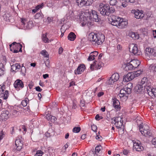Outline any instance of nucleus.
I'll return each instance as SVG.
<instances>
[{"instance_id": "nucleus-1", "label": "nucleus", "mask_w": 156, "mask_h": 156, "mask_svg": "<svg viewBox=\"0 0 156 156\" xmlns=\"http://www.w3.org/2000/svg\"><path fill=\"white\" fill-rule=\"evenodd\" d=\"M85 14L84 12H82L81 13L79 16V20L80 23L82 26L87 25V26L90 27L91 25V22L88 21V16L87 17L85 16ZM89 19L90 20H92L95 22H98L99 19L98 15L97 12L94 10H91V12L89 14Z\"/></svg>"}, {"instance_id": "nucleus-2", "label": "nucleus", "mask_w": 156, "mask_h": 156, "mask_svg": "<svg viewBox=\"0 0 156 156\" xmlns=\"http://www.w3.org/2000/svg\"><path fill=\"white\" fill-rule=\"evenodd\" d=\"M88 40L94 46H96L101 44L105 40L103 34L94 33H90L88 37Z\"/></svg>"}, {"instance_id": "nucleus-3", "label": "nucleus", "mask_w": 156, "mask_h": 156, "mask_svg": "<svg viewBox=\"0 0 156 156\" xmlns=\"http://www.w3.org/2000/svg\"><path fill=\"white\" fill-rule=\"evenodd\" d=\"M111 20L112 24L117 27L119 28H125L128 24L127 21H123L122 18L115 16H112Z\"/></svg>"}, {"instance_id": "nucleus-4", "label": "nucleus", "mask_w": 156, "mask_h": 156, "mask_svg": "<svg viewBox=\"0 0 156 156\" xmlns=\"http://www.w3.org/2000/svg\"><path fill=\"white\" fill-rule=\"evenodd\" d=\"M98 10L100 13L104 16H109L111 14L113 13L115 11L114 9L110 7L107 4H104L102 3L99 5Z\"/></svg>"}, {"instance_id": "nucleus-5", "label": "nucleus", "mask_w": 156, "mask_h": 156, "mask_svg": "<svg viewBox=\"0 0 156 156\" xmlns=\"http://www.w3.org/2000/svg\"><path fill=\"white\" fill-rule=\"evenodd\" d=\"M133 87L131 83H128L127 86L120 90L119 97L122 101H126L127 99L128 94L131 93L132 88Z\"/></svg>"}, {"instance_id": "nucleus-6", "label": "nucleus", "mask_w": 156, "mask_h": 156, "mask_svg": "<svg viewBox=\"0 0 156 156\" xmlns=\"http://www.w3.org/2000/svg\"><path fill=\"white\" fill-rule=\"evenodd\" d=\"M33 26L31 20H28L25 18H22L21 22L16 27L19 29L26 30L31 28Z\"/></svg>"}, {"instance_id": "nucleus-7", "label": "nucleus", "mask_w": 156, "mask_h": 156, "mask_svg": "<svg viewBox=\"0 0 156 156\" xmlns=\"http://www.w3.org/2000/svg\"><path fill=\"white\" fill-rule=\"evenodd\" d=\"M139 130L141 134L145 136H150L151 135L150 127L146 124H140L138 126Z\"/></svg>"}, {"instance_id": "nucleus-8", "label": "nucleus", "mask_w": 156, "mask_h": 156, "mask_svg": "<svg viewBox=\"0 0 156 156\" xmlns=\"http://www.w3.org/2000/svg\"><path fill=\"white\" fill-rule=\"evenodd\" d=\"M143 72L141 70H140L136 71L129 73L126 75L124 76L123 80L127 82L130 81L135 78L139 76Z\"/></svg>"}, {"instance_id": "nucleus-9", "label": "nucleus", "mask_w": 156, "mask_h": 156, "mask_svg": "<svg viewBox=\"0 0 156 156\" xmlns=\"http://www.w3.org/2000/svg\"><path fill=\"white\" fill-rule=\"evenodd\" d=\"M156 49L148 47L146 49L145 55L148 59H152L153 56H155Z\"/></svg>"}, {"instance_id": "nucleus-10", "label": "nucleus", "mask_w": 156, "mask_h": 156, "mask_svg": "<svg viewBox=\"0 0 156 156\" xmlns=\"http://www.w3.org/2000/svg\"><path fill=\"white\" fill-rule=\"evenodd\" d=\"M5 86L0 85V97H3L4 100L7 99L9 96V91L5 90Z\"/></svg>"}, {"instance_id": "nucleus-11", "label": "nucleus", "mask_w": 156, "mask_h": 156, "mask_svg": "<svg viewBox=\"0 0 156 156\" xmlns=\"http://www.w3.org/2000/svg\"><path fill=\"white\" fill-rule=\"evenodd\" d=\"M129 51L134 55H138L141 54V51L138 49L136 44H132L129 48Z\"/></svg>"}, {"instance_id": "nucleus-12", "label": "nucleus", "mask_w": 156, "mask_h": 156, "mask_svg": "<svg viewBox=\"0 0 156 156\" xmlns=\"http://www.w3.org/2000/svg\"><path fill=\"white\" fill-rule=\"evenodd\" d=\"M23 145L22 141L20 139H17L15 141L13 150L14 151L16 150L20 151L22 149Z\"/></svg>"}, {"instance_id": "nucleus-13", "label": "nucleus", "mask_w": 156, "mask_h": 156, "mask_svg": "<svg viewBox=\"0 0 156 156\" xmlns=\"http://www.w3.org/2000/svg\"><path fill=\"white\" fill-rule=\"evenodd\" d=\"M13 85L15 88L18 90L23 88L24 87L22 81L20 79L16 80L14 82Z\"/></svg>"}, {"instance_id": "nucleus-14", "label": "nucleus", "mask_w": 156, "mask_h": 156, "mask_svg": "<svg viewBox=\"0 0 156 156\" xmlns=\"http://www.w3.org/2000/svg\"><path fill=\"white\" fill-rule=\"evenodd\" d=\"M147 93L150 96L156 97V88H152L151 86L147 87L145 88Z\"/></svg>"}, {"instance_id": "nucleus-15", "label": "nucleus", "mask_w": 156, "mask_h": 156, "mask_svg": "<svg viewBox=\"0 0 156 156\" xmlns=\"http://www.w3.org/2000/svg\"><path fill=\"white\" fill-rule=\"evenodd\" d=\"M132 12L134 13L135 18L137 19L142 18L144 16V14L142 10H133Z\"/></svg>"}, {"instance_id": "nucleus-16", "label": "nucleus", "mask_w": 156, "mask_h": 156, "mask_svg": "<svg viewBox=\"0 0 156 156\" xmlns=\"http://www.w3.org/2000/svg\"><path fill=\"white\" fill-rule=\"evenodd\" d=\"M103 64L101 62L98 61L94 62L93 64L90 65V69L92 70L100 69L102 66Z\"/></svg>"}, {"instance_id": "nucleus-17", "label": "nucleus", "mask_w": 156, "mask_h": 156, "mask_svg": "<svg viewBox=\"0 0 156 156\" xmlns=\"http://www.w3.org/2000/svg\"><path fill=\"white\" fill-rule=\"evenodd\" d=\"M133 148L138 151H141L144 149L143 147L139 142H135L133 143Z\"/></svg>"}, {"instance_id": "nucleus-18", "label": "nucleus", "mask_w": 156, "mask_h": 156, "mask_svg": "<svg viewBox=\"0 0 156 156\" xmlns=\"http://www.w3.org/2000/svg\"><path fill=\"white\" fill-rule=\"evenodd\" d=\"M9 112L7 110H5L2 111L1 114L0 118L2 120H5L9 117Z\"/></svg>"}, {"instance_id": "nucleus-19", "label": "nucleus", "mask_w": 156, "mask_h": 156, "mask_svg": "<svg viewBox=\"0 0 156 156\" xmlns=\"http://www.w3.org/2000/svg\"><path fill=\"white\" fill-rule=\"evenodd\" d=\"M85 69V65L83 64H80L79 66L77 69L75 71V73L76 74H80L83 72Z\"/></svg>"}, {"instance_id": "nucleus-20", "label": "nucleus", "mask_w": 156, "mask_h": 156, "mask_svg": "<svg viewBox=\"0 0 156 156\" xmlns=\"http://www.w3.org/2000/svg\"><path fill=\"white\" fill-rule=\"evenodd\" d=\"M12 46H13V48H14L15 47H16L18 48L17 50H18L19 49V51L21 52L22 51V45L20 44L19 43H18L16 42H13L11 44L9 45L10 49V50L12 51V49L11 48V47Z\"/></svg>"}, {"instance_id": "nucleus-21", "label": "nucleus", "mask_w": 156, "mask_h": 156, "mask_svg": "<svg viewBox=\"0 0 156 156\" xmlns=\"http://www.w3.org/2000/svg\"><path fill=\"white\" fill-rule=\"evenodd\" d=\"M113 105L115 109H118L120 108V103L116 98L113 99Z\"/></svg>"}, {"instance_id": "nucleus-22", "label": "nucleus", "mask_w": 156, "mask_h": 156, "mask_svg": "<svg viewBox=\"0 0 156 156\" xmlns=\"http://www.w3.org/2000/svg\"><path fill=\"white\" fill-rule=\"evenodd\" d=\"M11 70L12 71L16 72L20 68L21 66L20 63H15V64L11 65Z\"/></svg>"}, {"instance_id": "nucleus-23", "label": "nucleus", "mask_w": 156, "mask_h": 156, "mask_svg": "<svg viewBox=\"0 0 156 156\" xmlns=\"http://www.w3.org/2000/svg\"><path fill=\"white\" fill-rule=\"evenodd\" d=\"M135 89L136 92L139 93H141L143 90H144V92H147V91H145L144 90V87L141 84H137L135 87Z\"/></svg>"}, {"instance_id": "nucleus-24", "label": "nucleus", "mask_w": 156, "mask_h": 156, "mask_svg": "<svg viewBox=\"0 0 156 156\" xmlns=\"http://www.w3.org/2000/svg\"><path fill=\"white\" fill-rule=\"evenodd\" d=\"M130 63L133 66L134 69L140 65V62L137 59H133L131 60Z\"/></svg>"}, {"instance_id": "nucleus-25", "label": "nucleus", "mask_w": 156, "mask_h": 156, "mask_svg": "<svg viewBox=\"0 0 156 156\" xmlns=\"http://www.w3.org/2000/svg\"><path fill=\"white\" fill-rule=\"evenodd\" d=\"M125 67L124 69L126 71L131 70L134 69L133 66L130 63V62H127L126 64L125 65Z\"/></svg>"}, {"instance_id": "nucleus-26", "label": "nucleus", "mask_w": 156, "mask_h": 156, "mask_svg": "<svg viewBox=\"0 0 156 156\" xmlns=\"http://www.w3.org/2000/svg\"><path fill=\"white\" fill-rule=\"evenodd\" d=\"M76 3H78V5L80 7L90 5V3H88L87 1H76Z\"/></svg>"}, {"instance_id": "nucleus-27", "label": "nucleus", "mask_w": 156, "mask_h": 156, "mask_svg": "<svg viewBox=\"0 0 156 156\" xmlns=\"http://www.w3.org/2000/svg\"><path fill=\"white\" fill-rule=\"evenodd\" d=\"M147 79L146 77H144L141 81L140 82V84H141V85H143V86L144 87V90L145 91L146 90L145 87H150V85H147V83H146V82H147Z\"/></svg>"}, {"instance_id": "nucleus-28", "label": "nucleus", "mask_w": 156, "mask_h": 156, "mask_svg": "<svg viewBox=\"0 0 156 156\" xmlns=\"http://www.w3.org/2000/svg\"><path fill=\"white\" fill-rule=\"evenodd\" d=\"M76 35L75 34L72 32H70L68 35V39L71 41H73L76 38Z\"/></svg>"}, {"instance_id": "nucleus-29", "label": "nucleus", "mask_w": 156, "mask_h": 156, "mask_svg": "<svg viewBox=\"0 0 156 156\" xmlns=\"http://www.w3.org/2000/svg\"><path fill=\"white\" fill-rule=\"evenodd\" d=\"M44 16L41 13L39 12L35 14L34 18L36 19H38L41 20L44 18Z\"/></svg>"}, {"instance_id": "nucleus-30", "label": "nucleus", "mask_w": 156, "mask_h": 156, "mask_svg": "<svg viewBox=\"0 0 156 156\" xmlns=\"http://www.w3.org/2000/svg\"><path fill=\"white\" fill-rule=\"evenodd\" d=\"M114 124L115 126L117 128H120V129H122V127L123 125V120H122V121H120L118 122H115Z\"/></svg>"}, {"instance_id": "nucleus-31", "label": "nucleus", "mask_w": 156, "mask_h": 156, "mask_svg": "<svg viewBox=\"0 0 156 156\" xmlns=\"http://www.w3.org/2000/svg\"><path fill=\"white\" fill-rule=\"evenodd\" d=\"M5 73V68L3 64H0V76L3 75Z\"/></svg>"}, {"instance_id": "nucleus-32", "label": "nucleus", "mask_w": 156, "mask_h": 156, "mask_svg": "<svg viewBox=\"0 0 156 156\" xmlns=\"http://www.w3.org/2000/svg\"><path fill=\"white\" fill-rule=\"evenodd\" d=\"M20 68V74L23 76H25L26 73V69L25 67L23 66V64L22 65V66H21V67Z\"/></svg>"}, {"instance_id": "nucleus-33", "label": "nucleus", "mask_w": 156, "mask_h": 156, "mask_svg": "<svg viewBox=\"0 0 156 156\" xmlns=\"http://www.w3.org/2000/svg\"><path fill=\"white\" fill-rule=\"evenodd\" d=\"M102 149V147L101 145L97 146L95 148V154L98 155Z\"/></svg>"}, {"instance_id": "nucleus-34", "label": "nucleus", "mask_w": 156, "mask_h": 156, "mask_svg": "<svg viewBox=\"0 0 156 156\" xmlns=\"http://www.w3.org/2000/svg\"><path fill=\"white\" fill-rule=\"evenodd\" d=\"M43 5V3H42L41 4H40L37 5L35 9L32 10V12H33L34 13H35L37 10L42 8Z\"/></svg>"}, {"instance_id": "nucleus-35", "label": "nucleus", "mask_w": 156, "mask_h": 156, "mask_svg": "<svg viewBox=\"0 0 156 156\" xmlns=\"http://www.w3.org/2000/svg\"><path fill=\"white\" fill-rule=\"evenodd\" d=\"M111 76L116 82L118 80L119 78V75L118 73H114Z\"/></svg>"}, {"instance_id": "nucleus-36", "label": "nucleus", "mask_w": 156, "mask_h": 156, "mask_svg": "<svg viewBox=\"0 0 156 156\" xmlns=\"http://www.w3.org/2000/svg\"><path fill=\"white\" fill-rule=\"evenodd\" d=\"M129 2L134 3L135 2L133 1H128V2L127 1H124V2L122 3V6L123 7H125L128 5Z\"/></svg>"}, {"instance_id": "nucleus-37", "label": "nucleus", "mask_w": 156, "mask_h": 156, "mask_svg": "<svg viewBox=\"0 0 156 156\" xmlns=\"http://www.w3.org/2000/svg\"><path fill=\"white\" fill-rule=\"evenodd\" d=\"M149 69L153 72H156V64H152L149 66Z\"/></svg>"}, {"instance_id": "nucleus-38", "label": "nucleus", "mask_w": 156, "mask_h": 156, "mask_svg": "<svg viewBox=\"0 0 156 156\" xmlns=\"http://www.w3.org/2000/svg\"><path fill=\"white\" fill-rule=\"evenodd\" d=\"M41 54L45 58H48L49 57L48 53L45 50L42 51L41 52Z\"/></svg>"}, {"instance_id": "nucleus-39", "label": "nucleus", "mask_w": 156, "mask_h": 156, "mask_svg": "<svg viewBox=\"0 0 156 156\" xmlns=\"http://www.w3.org/2000/svg\"><path fill=\"white\" fill-rule=\"evenodd\" d=\"M42 38L43 41L45 43H48L49 42V40L47 38L46 35L44 34L42 35Z\"/></svg>"}, {"instance_id": "nucleus-40", "label": "nucleus", "mask_w": 156, "mask_h": 156, "mask_svg": "<svg viewBox=\"0 0 156 156\" xmlns=\"http://www.w3.org/2000/svg\"><path fill=\"white\" fill-rule=\"evenodd\" d=\"M81 130V128L79 127H75L73 129V132L74 133H78Z\"/></svg>"}, {"instance_id": "nucleus-41", "label": "nucleus", "mask_w": 156, "mask_h": 156, "mask_svg": "<svg viewBox=\"0 0 156 156\" xmlns=\"http://www.w3.org/2000/svg\"><path fill=\"white\" fill-rule=\"evenodd\" d=\"M29 101V100L28 98H26L25 99V100H23L22 101L21 104L22 105L23 107H25L27 106V102Z\"/></svg>"}, {"instance_id": "nucleus-42", "label": "nucleus", "mask_w": 156, "mask_h": 156, "mask_svg": "<svg viewBox=\"0 0 156 156\" xmlns=\"http://www.w3.org/2000/svg\"><path fill=\"white\" fill-rule=\"evenodd\" d=\"M115 82H116V81L113 78H112V76L110 77L108 80V83L109 85H112Z\"/></svg>"}, {"instance_id": "nucleus-43", "label": "nucleus", "mask_w": 156, "mask_h": 156, "mask_svg": "<svg viewBox=\"0 0 156 156\" xmlns=\"http://www.w3.org/2000/svg\"><path fill=\"white\" fill-rule=\"evenodd\" d=\"M122 120H123L122 117L118 116L115 118L114 119V121L115 122H118L120 121H122Z\"/></svg>"}, {"instance_id": "nucleus-44", "label": "nucleus", "mask_w": 156, "mask_h": 156, "mask_svg": "<svg viewBox=\"0 0 156 156\" xmlns=\"http://www.w3.org/2000/svg\"><path fill=\"white\" fill-rule=\"evenodd\" d=\"M131 37L134 39H138L139 36L137 35L136 34H135L134 32H132L131 33Z\"/></svg>"}, {"instance_id": "nucleus-45", "label": "nucleus", "mask_w": 156, "mask_h": 156, "mask_svg": "<svg viewBox=\"0 0 156 156\" xmlns=\"http://www.w3.org/2000/svg\"><path fill=\"white\" fill-rule=\"evenodd\" d=\"M44 154L43 152L41 150L37 151L36 153L34 155V156H41Z\"/></svg>"}, {"instance_id": "nucleus-46", "label": "nucleus", "mask_w": 156, "mask_h": 156, "mask_svg": "<svg viewBox=\"0 0 156 156\" xmlns=\"http://www.w3.org/2000/svg\"><path fill=\"white\" fill-rule=\"evenodd\" d=\"M3 17L4 20L7 21H9V15L8 14H5L3 16Z\"/></svg>"}, {"instance_id": "nucleus-47", "label": "nucleus", "mask_w": 156, "mask_h": 156, "mask_svg": "<svg viewBox=\"0 0 156 156\" xmlns=\"http://www.w3.org/2000/svg\"><path fill=\"white\" fill-rule=\"evenodd\" d=\"M44 63L46 67L48 68L50 67L49 60L48 59H47L46 61L44 62Z\"/></svg>"}, {"instance_id": "nucleus-48", "label": "nucleus", "mask_w": 156, "mask_h": 156, "mask_svg": "<svg viewBox=\"0 0 156 156\" xmlns=\"http://www.w3.org/2000/svg\"><path fill=\"white\" fill-rule=\"evenodd\" d=\"M91 128L92 130L94 132L96 131L97 129L96 126L94 124L91 125Z\"/></svg>"}, {"instance_id": "nucleus-49", "label": "nucleus", "mask_w": 156, "mask_h": 156, "mask_svg": "<svg viewBox=\"0 0 156 156\" xmlns=\"http://www.w3.org/2000/svg\"><path fill=\"white\" fill-rule=\"evenodd\" d=\"M117 1H110L109 4L110 5H116Z\"/></svg>"}, {"instance_id": "nucleus-50", "label": "nucleus", "mask_w": 156, "mask_h": 156, "mask_svg": "<svg viewBox=\"0 0 156 156\" xmlns=\"http://www.w3.org/2000/svg\"><path fill=\"white\" fill-rule=\"evenodd\" d=\"M56 119L55 117L51 116L50 120H51V122H54L55 121Z\"/></svg>"}, {"instance_id": "nucleus-51", "label": "nucleus", "mask_w": 156, "mask_h": 156, "mask_svg": "<svg viewBox=\"0 0 156 156\" xmlns=\"http://www.w3.org/2000/svg\"><path fill=\"white\" fill-rule=\"evenodd\" d=\"M152 143L156 148V138H154L152 140Z\"/></svg>"}, {"instance_id": "nucleus-52", "label": "nucleus", "mask_w": 156, "mask_h": 156, "mask_svg": "<svg viewBox=\"0 0 156 156\" xmlns=\"http://www.w3.org/2000/svg\"><path fill=\"white\" fill-rule=\"evenodd\" d=\"M96 139L97 140H101L102 139V137L100 135H98L96 136Z\"/></svg>"}, {"instance_id": "nucleus-53", "label": "nucleus", "mask_w": 156, "mask_h": 156, "mask_svg": "<svg viewBox=\"0 0 156 156\" xmlns=\"http://www.w3.org/2000/svg\"><path fill=\"white\" fill-rule=\"evenodd\" d=\"M91 54L90 53V55H89V56L88 59H87V60L88 61H92L94 59V57H92V56H91Z\"/></svg>"}, {"instance_id": "nucleus-54", "label": "nucleus", "mask_w": 156, "mask_h": 156, "mask_svg": "<svg viewBox=\"0 0 156 156\" xmlns=\"http://www.w3.org/2000/svg\"><path fill=\"white\" fill-rule=\"evenodd\" d=\"M90 54H92L93 55H95V56H97L98 53L97 51H95L93 52H91L90 53Z\"/></svg>"}, {"instance_id": "nucleus-55", "label": "nucleus", "mask_w": 156, "mask_h": 156, "mask_svg": "<svg viewBox=\"0 0 156 156\" xmlns=\"http://www.w3.org/2000/svg\"><path fill=\"white\" fill-rule=\"evenodd\" d=\"M15 61L16 60L14 58H12L10 60V64H11V65L13 64H12L14 63Z\"/></svg>"}, {"instance_id": "nucleus-56", "label": "nucleus", "mask_w": 156, "mask_h": 156, "mask_svg": "<svg viewBox=\"0 0 156 156\" xmlns=\"http://www.w3.org/2000/svg\"><path fill=\"white\" fill-rule=\"evenodd\" d=\"M35 89L36 91L39 92H41L42 90V89H41L40 87L39 86L36 87Z\"/></svg>"}, {"instance_id": "nucleus-57", "label": "nucleus", "mask_w": 156, "mask_h": 156, "mask_svg": "<svg viewBox=\"0 0 156 156\" xmlns=\"http://www.w3.org/2000/svg\"><path fill=\"white\" fill-rule=\"evenodd\" d=\"M51 116L50 115L48 114L46 115V118L48 120H50Z\"/></svg>"}, {"instance_id": "nucleus-58", "label": "nucleus", "mask_w": 156, "mask_h": 156, "mask_svg": "<svg viewBox=\"0 0 156 156\" xmlns=\"http://www.w3.org/2000/svg\"><path fill=\"white\" fill-rule=\"evenodd\" d=\"M63 52V48L62 47H60L58 50V53L59 54H61Z\"/></svg>"}, {"instance_id": "nucleus-59", "label": "nucleus", "mask_w": 156, "mask_h": 156, "mask_svg": "<svg viewBox=\"0 0 156 156\" xmlns=\"http://www.w3.org/2000/svg\"><path fill=\"white\" fill-rule=\"evenodd\" d=\"M104 94V93L103 92H101L99 93L98 94V97H100L101 96H102Z\"/></svg>"}, {"instance_id": "nucleus-60", "label": "nucleus", "mask_w": 156, "mask_h": 156, "mask_svg": "<svg viewBox=\"0 0 156 156\" xmlns=\"http://www.w3.org/2000/svg\"><path fill=\"white\" fill-rule=\"evenodd\" d=\"M123 154L125 155H127L128 154V151L127 150H124L123 152Z\"/></svg>"}, {"instance_id": "nucleus-61", "label": "nucleus", "mask_w": 156, "mask_h": 156, "mask_svg": "<svg viewBox=\"0 0 156 156\" xmlns=\"http://www.w3.org/2000/svg\"><path fill=\"white\" fill-rule=\"evenodd\" d=\"M100 116L98 114H97L95 117V119L97 120H99L100 119Z\"/></svg>"}, {"instance_id": "nucleus-62", "label": "nucleus", "mask_w": 156, "mask_h": 156, "mask_svg": "<svg viewBox=\"0 0 156 156\" xmlns=\"http://www.w3.org/2000/svg\"><path fill=\"white\" fill-rule=\"evenodd\" d=\"M75 85V82L74 81H72L70 83L69 86L71 87Z\"/></svg>"}, {"instance_id": "nucleus-63", "label": "nucleus", "mask_w": 156, "mask_h": 156, "mask_svg": "<svg viewBox=\"0 0 156 156\" xmlns=\"http://www.w3.org/2000/svg\"><path fill=\"white\" fill-rule=\"evenodd\" d=\"M49 75L47 74H44L43 75V77L44 79H46L48 77Z\"/></svg>"}, {"instance_id": "nucleus-64", "label": "nucleus", "mask_w": 156, "mask_h": 156, "mask_svg": "<svg viewBox=\"0 0 156 156\" xmlns=\"http://www.w3.org/2000/svg\"><path fill=\"white\" fill-rule=\"evenodd\" d=\"M69 1H64V2H63L64 4L65 5H67L69 3Z\"/></svg>"}]
</instances>
